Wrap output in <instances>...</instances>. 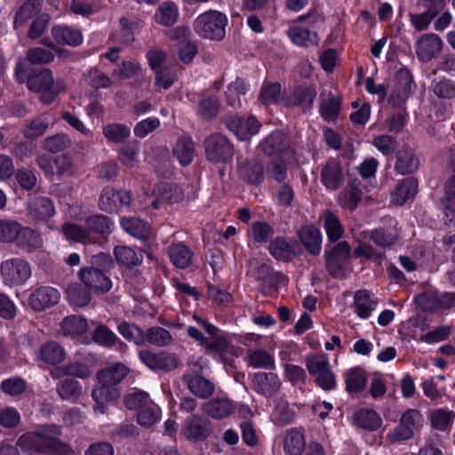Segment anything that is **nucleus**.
I'll list each match as a JSON object with an SVG mask.
<instances>
[{
  "label": "nucleus",
  "mask_w": 455,
  "mask_h": 455,
  "mask_svg": "<svg viewBox=\"0 0 455 455\" xmlns=\"http://www.w3.org/2000/svg\"><path fill=\"white\" fill-rule=\"evenodd\" d=\"M60 433V430L58 427H48L37 433L20 436L18 440V444L31 452L68 455L71 452V448L57 439Z\"/></svg>",
  "instance_id": "nucleus-1"
},
{
  "label": "nucleus",
  "mask_w": 455,
  "mask_h": 455,
  "mask_svg": "<svg viewBox=\"0 0 455 455\" xmlns=\"http://www.w3.org/2000/svg\"><path fill=\"white\" fill-rule=\"evenodd\" d=\"M28 88L39 93V100L44 105L52 104L58 94L65 90L63 80H54L52 72L48 68L36 71L27 79Z\"/></svg>",
  "instance_id": "nucleus-2"
},
{
  "label": "nucleus",
  "mask_w": 455,
  "mask_h": 455,
  "mask_svg": "<svg viewBox=\"0 0 455 455\" xmlns=\"http://www.w3.org/2000/svg\"><path fill=\"white\" fill-rule=\"evenodd\" d=\"M227 16L215 10L200 14L194 21V30L201 37L220 41L225 36Z\"/></svg>",
  "instance_id": "nucleus-3"
},
{
  "label": "nucleus",
  "mask_w": 455,
  "mask_h": 455,
  "mask_svg": "<svg viewBox=\"0 0 455 455\" xmlns=\"http://www.w3.org/2000/svg\"><path fill=\"white\" fill-rule=\"evenodd\" d=\"M206 159L212 164L228 163L234 156V146L221 133H212L204 140Z\"/></svg>",
  "instance_id": "nucleus-4"
},
{
  "label": "nucleus",
  "mask_w": 455,
  "mask_h": 455,
  "mask_svg": "<svg viewBox=\"0 0 455 455\" xmlns=\"http://www.w3.org/2000/svg\"><path fill=\"white\" fill-rule=\"evenodd\" d=\"M305 362L309 374L315 377V382L321 388L332 390L336 387V378L326 355H310Z\"/></svg>",
  "instance_id": "nucleus-5"
},
{
  "label": "nucleus",
  "mask_w": 455,
  "mask_h": 455,
  "mask_svg": "<svg viewBox=\"0 0 455 455\" xmlns=\"http://www.w3.org/2000/svg\"><path fill=\"white\" fill-rule=\"evenodd\" d=\"M422 422L423 417L419 411L408 409L402 414L399 424L387 434V438L391 443L409 440Z\"/></svg>",
  "instance_id": "nucleus-6"
},
{
  "label": "nucleus",
  "mask_w": 455,
  "mask_h": 455,
  "mask_svg": "<svg viewBox=\"0 0 455 455\" xmlns=\"http://www.w3.org/2000/svg\"><path fill=\"white\" fill-rule=\"evenodd\" d=\"M1 275L5 284L17 286L24 283L31 276V267L23 259H10L2 262Z\"/></svg>",
  "instance_id": "nucleus-7"
},
{
  "label": "nucleus",
  "mask_w": 455,
  "mask_h": 455,
  "mask_svg": "<svg viewBox=\"0 0 455 455\" xmlns=\"http://www.w3.org/2000/svg\"><path fill=\"white\" fill-rule=\"evenodd\" d=\"M139 358L150 370L164 372L175 370L180 363L177 355L166 351L155 353L147 349L141 350L139 352Z\"/></svg>",
  "instance_id": "nucleus-8"
},
{
  "label": "nucleus",
  "mask_w": 455,
  "mask_h": 455,
  "mask_svg": "<svg viewBox=\"0 0 455 455\" xmlns=\"http://www.w3.org/2000/svg\"><path fill=\"white\" fill-rule=\"evenodd\" d=\"M350 259V247L345 241L334 245L325 252V266L333 277L342 278L345 275V267Z\"/></svg>",
  "instance_id": "nucleus-9"
},
{
  "label": "nucleus",
  "mask_w": 455,
  "mask_h": 455,
  "mask_svg": "<svg viewBox=\"0 0 455 455\" xmlns=\"http://www.w3.org/2000/svg\"><path fill=\"white\" fill-rule=\"evenodd\" d=\"M207 337L197 328L189 326L188 328V335L204 346L208 353H222L228 348L229 343L221 331L215 326V330L206 331Z\"/></svg>",
  "instance_id": "nucleus-10"
},
{
  "label": "nucleus",
  "mask_w": 455,
  "mask_h": 455,
  "mask_svg": "<svg viewBox=\"0 0 455 455\" xmlns=\"http://www.w3.org/2000/svg\"><path fill=\"white\" fill-rule=\"evenodd\" d=\"M412 75L407 68H400L394 76V85L390 92L388 102L393 107L403 106L411 94Z\"/></svg>",
  "instance_id": "nucleus-11"
},
{
  "label": "nucleus",
  "mask_w": 455,
  "mask_h": 455,
  "mask_svg": "<svg viewBox=\"0 0 455 455\" xmlns=\"http://www.w3.org/2000/svg\"><path fill=\"white\" fill-rule=\"evenodd\" d=\"M225 124L240 140H248L251 136L256 134L260 127V124L254 116L243 119L236 115L227 116Z\"/></svg>",
  "instance_id": "nucleus-12"
},
{
  "label": "nucleus",
  "mask_w": 455,
  "mask_h": 455,
  "mask_svg": "<svg viewBox=\"0 0 455 455\" xmlns=\"http://www.w3.org/2000/svg\"><path fill=\"white\" fill-rule=\"evenodd\" d=\"M79 279L87 288L96 292H107L112 287L110 278L100 268L82 267L78 272Z\"/></svg>",
  "instance_id": "nucleus-13"
},
{
  "label": "nucleus",
  "mask_w": 455,
  "mask_h": 455,
  "mask_svg": "<svg viewBox=\"0 0 455 455\" xmlns=\"http://www.w3.org/2000/svg\"><path fill=\"white\" fill-rule=\"evenodd\" d=\"M182 433L193 442L204 441L212 433V422L198 415H192L186 419Z\"/></svg>",
  "instance_id": "nucleus-14"
},
{
  "label": "nucleus",
  "mask_w": 455,
  "mask_h": 455,
  "mask_svg": "<svg viewBox=\"0 0 455 455\" xmlns=\"http://www.w3.org/2000/svg\"><path fill=\"white\" fill-rule=\"evenodd\" d=\"M118 23L119 30L112 34L111 40L116 44L124 46H128L134 42L135 32L144 25V21L141 19L126 16L120 17Z\"/></svg>",
  "instance_id": "nucleus-15"
},
{
  "label": "nucleus",
  "mask_w": 455,
  "mask_h": 455,
  "mask_svg": "<svg viewBox=\"0 0 455 455\" xmlns=\"http://www.w3.org/2000/svg\"><path fill=\"white\" fill-rule=\"evenodd\" d=\"M321 181L328 190H338L345 181V175L339 160L329 159L322 167Z\"/></svg>",
  "instance_id": "nucleus-16"
},
{
  "label": "nucleus",
  "mask_w": 455,
  "mask_h": 455,
  "mask_svg": "<svg viewBox=\"0 0 455 455\" xmlns=\"http://www.w3.org/2000/svg\"><path fill=\"white\" fill-rule=\"evenodd\" d=\"M60 299V292L50 286H41L32 291L28 297V305L34 311H43L56 305Z\"/></svg>",
  "instance_id": "nucleus-17"
},
{
  "label": "nucleus",
  "mask_w": 455,
  "mask_h": 455,
  "mask_svg": "<svg viewBox=\"0 0 455 455\" xmlns=\"http://www.w3.org/2000/svg\"><path fill=\"white\" fill-rule=\"evenodd\" d=\"M443 44L441 37L436 34H424L417 42V56L422 61H429L441 52Z\"/></svg>",
  "instance_id": "nucleus-18"
},
{
  "label": "nucleus",
  "mask_w": 455,
  "mask_h": 455,
  "mask_svg": "<svg viewBox=\"0 0 455 455\" xmlns=\"http://www.w3.org/2000/svg\"><path fill=\"white\" fill-rule=\"evenodd\" d=\"M363 199L360 183L356 180L348 182L337 196V204L342 209L353 212Z\"/></svg>",
  "instance_id": "nucleus-19"
},
{
  "label": "nucleus",
  "mask_w": 455,
  "mask_h": 455,
  "mask_svg": "<svg viewBox=\"0 0 455 455\" xmlns=\"http://www.w3.org/2000/svg\"><path fill=\"white\" fill-rule=\"evenodd\" d=\"M182 380L189 391L198 398L206 399L214 393V384L201 375L188 373L183 375Z\"/></svg>",
  "instance_id": "nucleus-20"
},
{
  "label": "nucleus",
  "mask_w": 455,
  "mask_h": 455,
  "mask_svg": "<svg viewBox=\"0 0 455 455\" xmlns=\"http://www.w3.org/2000/svg\"><path fill=\"white\" fill-rule=\"evenodd\" d=\"M297 235L306 251L313 256H318L322 251L321 231L313 225H305Z\"/></svg>",
  "instance_id": "nucleus-21"
},
{
  "label": "nucleus",
  "mask_w": 455,
  "mask_h": 455,
  "mask_svg": "<svg viewBox=\"0 0 455 455\" xmlns=\"http://www.w3.org/2000/svg\"><path fill=\"white\" fill-rule=\"evenodd\" d=\"M419 167V159L411 148L404 147L397 150L394 169L398 174H412Z\"/></svg>",
  "instance_id": "nucleus-22"
},
{
  "label": "nucleus",
  "mask_w": 455,
  "mask_h": 455,
  "mask_svg": "<svg viewBox=\"0 0 455 455\" xmlns=\"http://www.w3.org/2000/svg\"><path fill=\"white\" fill-rule=\"evenodd\" d=\"M239 177L251 185L259 184L264 179V166L257 159H245L238 165Z\"/></svg>",
  "instance_id": "nucleus-23"
},
{
  "label": "nucleus",
  "mask_w": 455,
  "mask_h": 455,
  "mask_svg": "<svg viewBox=\"0 0 455 455\" xmlns=\"http://www.w3.org/2000/svg\"><path fill=\"white\" fill-rule=\"evenodd\" d=\"M120 396V392L109 385L100 383L95 386L92 391V397L95 402L93 410L97 413H105L107 411V403L114 401Z\"/></svg>",
  "instance_id": "nucleus-24"
},
{
  "label": "nucleus",
  "mask_w": 455,
  "mask_h": 455,
  "mask_svg": "<svg viewBox=\"0 0 455 455\" xmlns=\"http://www.w3.org/2000/svg\"><path fill=\"white\" fill-rule=\"evenodd\" d=\"M202 411L214 419H222L234 412L235 404L228 398L217 397L204 403Z\"/></svg>",
  "instance_id": "nucleus-25"
},
{
  "label": "nucleus",
  "mask_w": 455,
  "mask_h": 455,
  "mask_svg": "<svg viewBox=\"0 0 455 455\" xmlns=\"http://www.w3.org/2000/svg\"><path fill=\"white\" fill-rule=\"evenodd\" d=\"M253 384L255 390L265 396L274 395L281 387V381L274 372L255 373Z\"/></svg>",
  "instance_id": "nucleus-26"
},
{
  "label": "nucleus",
  "mask_w": 455,
  "mask_h": 455,
  "mask_svg": "<svg viewBox=\"0 0 455 455\" xmlns=\"http://www.w3.org/2000/svg\"><path fill=\"white\" fill-rule=\"evenodd\" d=\"M51 33L59 45L76 47L83 42L81 31L69 26H53Z\"/></svg>",
  "instance_id": "nucleus-27"
},
{
  "label": "nucleus",
  "mask_w": 455,
  "mask_h": 455,
  "mask_svg": "<svg viewBox=\"0 0 455 455\" xmlns=\"http://www.w3.org/2000/svg\"><path fill=\"white\" fill-rule=\"evenodd\" d=\"M268 251L275 259L285 262L291 261L297 255L295 243L283 236L273 239L269 243Z\"/></svg>",
  "instance_id": "nucleus-28"
},
{
  "label": "nucleus",
  "mask_w": 455,
  "mask_h": 455,
  "mask_svg": "<svg viewBox=\"0 0 455 455\" xmlns=\"http://www.w3.org/2000/svg\"><path fill=\"white\" fill-rule=\"evenodd\" d=\"M52 201L44 196H36L28 203V216L36 222L44 221L54 215Z\"/></svg>",
  "instance_id": "nucleus-29"
},
{
  "label": "nucleus",
  "mask_w": 455,
  "mask_h": 455,
  "mask_svg": "<svg viewBox=\"0 0 455 455\" xmlns=\"http://www.w3.org/2000/svg\"><path fill=\"white\" fill-rule=\"evenodd\" d=\"M378 299L372 293L366 290H359L354 296V307L356 315L362 319L370 317L372 311L376 309Z\"/></svg>",
  "instance_id": "nucleus-30"
},
{
  "label": "nucleus",
  "mask_w": 455,
  "mask_h": 455,
  "mask_svg": "<svg viewBox=\"0 0 455 455\" xmlns=\"http://www.w3.org/2000/svg\"><path fill=\"white\" fill-rule=\"evenodd\" d=\"M260 147L267 155H279L289 148L290 140L284 132L275 131L260 143Z\"/></svg>",
  "instance_id": "nucleus-31"
},
{
  "label": "nucleus",
  "mask_w": 455,
  "mask_h": 455,
  "mask_svg": "<svg viewBox=\"0 0 455 455\" xmlns=\"http://www.w3.org/2000/svg\"><path fill=\"white\" fill-rule=\"evenodd\" d=\"M37 357L47 364L57 365L64 361L66 353L58 342L50 340L41 346Z\"/></svg>",
  "instance_id": "nucleus-32"
},
{
  "label": "nucleus",
  "mask_w": 455,
  "mask_h": 455,
  "mask_svg": "<svg viewBox=\"0 0 455 455\" xmlns=\"http://www.w3.org/2000/svg\"><path fill=\"white\" fill-rule=\"evenodd\" d=\"M340 110V100L330 91H323L320 93L319 111L326 121H334Z\"/></svg>",
  "instance_id": "nucleus-33"
},
{
  "label": "nucleus",
  "mask_w": 455,
  "mask_h": 455,
  "mask_svg": "<svg viewBox=\"0 0 455 455\" xmlns=\"http://www.w3.org/2000/svg\"><path fill=\"white\" fill-rule=\"evenodd\" d=\"M171 262L178 268H187L193 262L194 252L181 243H172L168 247Z\"/></svg>",
  "instance_id": "nucleus-34"
},
{
  "label": "nucleus",
  "mask_w": 455,
  "mask_h": 455,
  "mask_svg": "<svg viewBox=\"0 0 455 455\" xmlns=\"http://www.w3.org/2000/svg\"><path fill=\"white\" fill-rule=\"evenodd\" d=\"M172 153L181 165L187 166L194 159L196 153L195 142L191 137L182 136L177 140Z\"/></svg>",
  "instance_id": "nucleus-35"
},
{
  "label": "nucleus",
  "mask_w": 455,
  "mask_h": 455,
  "mask_svg": "<svg viewBox=\"0 0 455 455\" xmlns=\"http://www.w3.org/2000/svg\"><path fill=\"white\" fill-rule=\"evenodd\" d=\"M20 230L16 241L18 247L27 252H33L43 247L44 242L37 231L23 226Z\"/></svg>",
  "instance_id": "nucleus-36"
},
{
  "label": "nucleus",
  "mask_w": 455,
  "mask_h": 455,
  "mask_svg": "<svg viewBox=\"0 0 455 455\" xmlns=\"http://www.w3.org/2000/svg\"><path fill=\"white\" fill-rule=\"evenodd\" d=\"M418 191V180L408 177L397 183L392 193V200L397 204H403L412 198Z\"/></svg>",
  "instance_id": "nucleus-37"
},
{
  "label": "nucleus",
  "mask_w": 455,
  "mask_h": 455,
  "mask_svg": "<svg viewBox=\"0 0 455 455\" xmlns=\"http://www.w3.org/2000/svg\"><path fill=\"white\" fill-rule=\"evenodd\" d=\"M121 226L125 232L142 241H146L150 237L149 225L139 218H123L121 220Z\"/></svg>",
  "instance_id": "nucleus-38"
},
{
  "label": "nucleus",
  "mask_w": 455,
  "mask_h": 455,
  "mask_svg": "<svg viewBox=\"0 0 455 455\" xmlns=\"http://www.w3.org/2000/svg\"><path fill=\"white\" fill-rule=\"evenodd\" d=\"M399 234L395 227L376 228L365 233L377 246L387 248L394 245L398 240Z\"/></svg>",
  "instance_id": "nucleus-39"
},
{
  "label": "nucleus",
  "mask_w": 455,
  "mask_h": 455,
  "mask_svg": "<svg viewBox=\"0 0 455 455\" xmlns=\"http://www.w3.org/2000/svg\"><path fill=\"white\" fill-rule=\"evenodd\" d=\"M130 370L122 363H116L111 367L100 370L98 373L100 383L111 387L120 383L129 373Z\"/></svg>",
  "instance_id": "nucleus-40"
},
{
  "label": "nucleus",
  "mask_w": 455,
  "mask_h": 455,
  "mask_svg": "<svg viewBox=\"0 0 455 455\" xmlns=\"http://www.w3.org/2000/svg\"><path fill=\"white\" fill-rule=\"evenodd\" d=\"M66 296L70 304L76 307H85L92 299V296L85 285L79 283H72L66 289Z\"/></svg>",
  "instance_id": "nucleus-41"
},
{
  "label": "nucleus",
  "mask_w": 455,
  "mask_h": 455,
  "mask_svg": "<svg viewBox=\"0 0 455 455\" xmlns=\"http://www.w3.org/2000/svg\"><path fill=\"white\" fill-rule=\"evenodd\" d=\"M354 422L361 428L375 431L381 426L382 420L373 410L361 409L355 412Z\"/></svg>",
  "instance_id": "nucleus-42"
},
{
  "label": "nucleus",
  "mask_w": 455,
  "mask_h": 455,
  "mask_svg": "<svg viewBox=\"0 0 455 455\" xmlns=\"http://www.w3.org/2000/svg\"><path fill=\"white\" fill-rule=\"evenodd\" d=\"M50 124V119L46 114L39 115L25 125L22 134L28 140H36L46 132Z\"/></svg>",
  "instance_id": "nucleus-43"
},
{
  "label": "nucleus",
  "mask_w": 455,
  "mask_h": 455,
  "mask_svg": "<svg viewBox=\"0 0 455 455\" xmlns=\"http://www.w3.org/2000/svg\"><path fill=\"white\" fill-rule=\"evenodd\" d=\"M346 390L348 393H360L367 384V376L361 367H354L345 374Z\"/></svg>",
  "instance_id": "nucleus-44"
},
{
  "label": "nucleus",
  "mask_w": 455,
  "mask_h": 455,
  "mask_svg": "<svg viewBox=\"0 0 455 455\" xmlns=\"http://www.w3.org/2000/svg\"><path fill=\"white\" fill-rule=\"evenodd\" d=\"M322 219L328 240L331 243L339 241L344 233L339 218L332 212L326 210L323 212Z\"/></svg>",
  "instance_id": "nucleus-45"
},
{
  "label": "nucleus",
  "mask_w": 455,
  "mask_h": 455,
  "mask_svg": "<svg viewBox=\"0 0 455 455\" xmlns=\"http://www.w3.org/2000/svg\"><path fill=\"white\" fill-rule=\"evenodd\" d=\"M42 8L39 0H28L19 7L15 13L13 25L17 28L23 26L27 21L37 15Z\"/></svg>",
  "instance_id": "nucleus-46"
},
{
  "label": "nucleus",
  "mask_w": 455,
  "mask_h": 455,
  "mask_svg": "<svg viewBox=\"0 0 455 455\" xmlns=\"http://www.w3.org/2000/svg\"><path fill=\"white\" fill-rule=\"evenodd\" d=\"M290 39L299 46L309 47L316 45L319 38L316 33L310 32L307 28L293 26L288 30Z\"/></svg>",
  "instance_id": "nucleus-47"
},
{
  "label": "nucleus",
  "mask_w": 455,
  "mask_h": 455,
  "mask_svg": "<svg viewBox=\"0 0 455 455\" xmlns=\"http://www.w3.org/2000/svg\"><path fill=\"white\" fill-rule=\"evenodd\" d=\"M246 92L247 85L245 82L236 77L235 81L228 84L225 92L228 105L235 108H240L242 106V97H244Z\"/></svg>",
  "instance_id": "nucleus-48"
},
{
  "label": "nucleus",
  "mask_w": 455,
  "mask_h": 455,
  "mask_svg": "<svg viewBox=\"0 0 455 455\" xmlns=\"http://www.w3.org/2000/svg\"><path fill=\"white\" fill-rule=\"evenodd\" d=\"M114 254L116 261L125 267L138 266L143 260L141 251H135L128 246L115 247Z\"/></svg>",
  "instance_id": "nucleus-49"
},
{
  "label": "nucleus",
  "mask_w": 455,
  "mask_h": 455,
  "mask_svg": "<svg viewBox=\"0 0 455 455\" xmlns=\"http://www.w3.org/2000/svg\"><path fill=\"white\" fill-rule=\"evenodd\" d=\"M283 449L286 455H300L305 449L304 435L297 429H290L283 440Z\"/></svg>",
  "instance_id": "nucleus-50"
},
{
  "label": "nucleus",
  "mask_w": 455,
  "mask_h": 455,
  "mask_svg": "<svg viewBox=\"0 0 455 455\" xmlns=\"http://www.w3.org/2000/svg\"><path fill=\"white\" fill-rule=\"evenodd\" d=\"M179 18V9L173 2H164L160 4L156 13V21L163 26L174 25Z\"/></svg>",
  "instance_id": "nucleus-51"
},
{
  "label": "nucleus",
  "mask_w": 455,
  "mask_h": 455,
  "mask_svg": "<svg viewBox=\"0 0 455 455\" xmlns=\"http://www.w3.org/2000/svg\"><path fill=\"white\" fill-rule=\"evenodd\" d=\"M86 330L87 322L82 316L69 315L60 323V331L65 336H78L84 333Z\"/></svg>",
  "instance_id": "nucleus-52"
},
{
  "label": "nucleus",
  "mask_w": 455,
  "mask_h": 455,
  "mask_svg": "<svg viewBox=\"0 0 455 455\" xmlns=\"http://www.w3.org/2000/svg\"><path fill=\"white\" fill-rule=\"evenodd\" d=\"M102 133L108 141L111 143H123L131 133L130 128L118 123L108 124L103 126Z\"/></svg>",
  "instance_id": "nucleus-53"
},
{
  "label": "nucleus",
  "mask_w": 455,
  "mask_h": 455,
  "mask_svg": "<svg viewBox=\"0 0 455 455\" xmlns=\"http://www.w3.org/2000/svg\"><path fill=\"white\" fill-rule=\"evenodd\" d=\"M316 92L309 87L296 88L289 98L291 106H301L304 109L311 108Z\"/></svg>",
  "instance_id": "nucleus-54"
},
{
  "label": "nucleus",
  "mask_w": 455,
  "mask_h": 455,
  "mask_svg": "<svg viewBox=\"0 0 455 455\" xmlns=\"http://www.w3.org/2000/svg\"><path fill=\"white\" fill-rule=\"evenodd\" d=\"M429 417L431 426L434 428L439 431H446L451 427L455 413L447 409H435L430 411Z\"/></svg>",
  "instance_id": "nucleus-55"
},
{
  "label": "nucleus",
  "mask_w": 455,
  "mask_h": 455,
  "mask_svg": "<svg viewBox=\"0 0 455 455\" xmlns=\"http://www.w3.org/2000/svg\"><path fill=\"white\" fill-rule=\"evenodd\" d=\"M57 393L64 400L75 401L82 394V387L78 381L73 379H64L56 387Z\"/></svg>",
  "instance_id": "nucleus-56"
},
{
  "label": "nucleus",
  "mask_w": 455,
  "mask_h": 455,
  "mask_svg": "<svg viewBox=\"0 0 455 455\" xmlns=\"http://www.w3.org/2000/svg\"><path fill=\"white\" fill-rule=\"evenodd\" d=\"M145 340L156 347H165L172 342V336L166 329L154 326L147 330L144 335Z\"/></svg>",
  "instance_id": "nucleus-57"
},
{
  "label": "nucleus",
  "mask_w": 455,
  "mask_h": 455,
  "mask_svg": "<svg viewBox=\"0 0 455 455\" xmlns=\"http://www.w3.org/2000/svg\"><path fill=\"white\" fill-rule=\"evenodd\" d=\"M440 293L425 291L415 298L418 307L424 312L440 313Z\"/></svg>",
  "instance_id": "nucleus-58"
},
{
  "label": "nucleus",
  "mask_w": 455,
  "mask_h": 455,
  "mask_svg": "<svg viewBox=\"0 0 455 455\" xmlns=\"http://www.w3.org/2000/svg\"><path fill=\"white\" fill-rule=\"evenodd\" d=\"M22 225L14 220H0V242H16Z\"/></svg>",
  "instance_id": "nucleus-59"
},
{
  "label": "nucleus",
  "mask_w": 455,
  "mask_h": 455,
  "mask_svg": "<svg viewBox=\"0 0 455 455\" xmlns=\"http://www.w3.org/2000/svg\"><path fill=\"white\" fill-rule=\"evenodd\" d=\"M160 414L159 407L151 402L138 411L137 421L140 426L149 427L159 419Z\"/></svg>",
  "instance_id": "nucleus-60"
},
{
  "label": "nucleus",
  "mask_w": 455,
  "mask_h": 455,
  "mask_svg": "<svg viewBox=\"0 0 455 455\" xmlns=\"http://www.w3.org/2000/svg\"><path fill=\"white\" fill-rule=\"evenodd\" d=\"M141 66L136 60H124L113 70V76L119 80L134 78L140 75Z\"/></svg>",
  "instance_id": "nucleus-61"
},
{
  "label": "nucleus",
  "mask_w": 455,
  "mask_h": 455,
  "mask_svg": "<svg viewBox=\"0 0 455 455\" xmlns=\"http://www.w3.org/2000/svg\"><path fill=\"white\" fill-rule=\"evenodd\" d=\"M85 227L90 231V236L92 234L104 235L111 230V223L108 218L102 215L89 217L85 221Z\"/></svg>",
  "instance_id": "nucleus-62"
},
{
  "label": "nucleus",
  "mask_w": 455,
  "mask_h": 455,
  "mask_svg": "<svg viewBox=\"0 0 455 455\" xmlns=\"http://www.w3.org/2000/svg\"><path fill=\"white\" fill-rule=\"evenodd\" d=\"M67 239L79 243H91L93 238L90 237V231L86 227H81L76 224H65L62 228Z\"/></svg>",
  "instance_id": "nucleus-63"
},
{
  "label": "nucleus",
  "mask_w": 455,
  "mask_h": 455,
  "mask_svg": "<svg viewBox=\"0 0 455 455\" xmlns=\"http://www.w3.org/2000/svg\"><path fill=\"white\" fill-rule=\"evenodd\" d=\"M71 145V140L65 133H57L49 136L44 140V148L52 153H58L65 150Z\"/></svg>",
  "instance_id": "nucleus-64"
}]
</instances>
